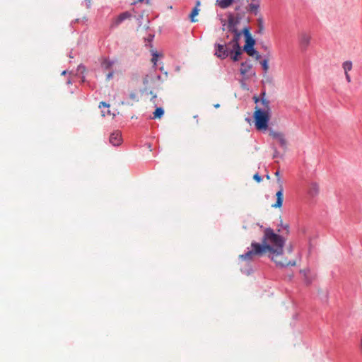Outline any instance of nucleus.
<instances>
[{"label":"nucleus","mask_w":362,"mask_h":362,"mask_svg":"<svg viewBox=\"0 0 362 362\" xmlns=\"http://www.w3.org/2000/svg\"><path fill=\"white\" fill-rule=\"evenodd\" d=\"M144 84H147V83H148V79H147V78H145L144 79Z\"/></svg>","instance_id":"79ce46f5"},{"label":"nucleus","mask_w":362,"mask_h":362,"mask_svg":"<svg viewBox=\"0 0 362 362\" xmlns=\"http://www.w3.org/2000/svg\"><path fill=\"white\" fill-rule=\"evenodd\" d=\"M129 98L133 100H136V101H138V98H137V96H136V94L135 93H131L129 94Z\"/></svg>","instance_id":"c756f323"},{"label":"nucleus","mask_w":362,"mask_h":362,"mask_svg":"<svg viewBox=\"0 0 362 362\" xmlns=\"http://www.w3.org/2000/svg\"><path fill=\"white\" fill-rule=\"evenodd\" d=\"M214 106L215 108H218L220 107V105L218 103H217V104H215Z\"/></svg>","instance_id":"37998d69"},{"label":"nucleus","mask_w":362,"mask_h":362,"mask_svg":"<svg viewBox=\"0 0 362 362\" xmlns=\"http://www.w3.org/2000/svg\"><path fill=\"white\" fill-rule=\"evenodd\" d=\"M272 149L274 150V153H273V158H283L284 156L283 155H281L279 152V151L277 150V148L276 147H272Z\"/></svg>","instance_id":"a878e982"},{"label":"nucleus","mask_w":362,"mask_h":362,"mask_svg":"<svg viewBox=\"0 0 362 362\" xmlns=\"http://www.w3.org/2000/svg\"><path fill=\"white\" fill-rule=\"evenodd\" d=\"M237 13H240L241 11H235Z\"/></svg>","instance_id":"3c124183"},{"label":"nucleus","mask_w":362,"mask_h":362,"mask_svg":"<svg viewBox=\"0 0 362 362\" xmlns=\"http://www.w3.org/2000/svg\"><path fill=\"white\" fill-rule=\"evenodd\" d=\"M132 15L129 11H124L120 13L112 22L111 27L116 28L126 19L132 18Z\"/></svg>","instance_id":"6e6552de"},{"label":"nucleus","mask_w":362,"mask_h":362,"mask_svg":"<svg viewBox=\"0 0 362 362\" xmlns=\"http://www.w3.org/2000/svg\"><path fill=\"white\" fill-rule=\"evenodd\" d=\"M224 26H225V24L223 25L222 30H225Z\"/></svg>","instance_id":"09e8293b"},{"label":"nucleus","mask_w":362,"mask_h":362,"mask_svg":"<svg viewBox=\"0 0 362 362\" xmlns=\"http://www.w3.org/2000/svg\"><path fill=\"white\" fill-rule=\"evenodd\" d=\"M252 65L250 63V59H247L240 64V73L243 76H245L252 69Z\"/></svg>","instance_id":"f8f14e48"},{"label":"nucleus","mask_w":362,"mask_h":362,"mask_svg":"<svg viewBox=\"0 0 362 362\" xmlns=\"http://www.w3.org/2000/svg\"><path fill=\"white\" fill-rule=\"evenodd\" d=\"M150 93L151 95H153V96H152V98H151V100L152 102H153V103H154V102H155V99H156V97H157V96H156V94H154V95H153V91H151V90L150 91V93Z\"/></svg>","instance_id":"2f4dec72"},{"label":"nucleus","mask_w":362,"mask_h":362,"mask_svg":"<svg viewBox=\"0 0 362 362\" xmlns=\"http://www.w3.org/2000/svg\"><path fill=\"white\" fill-rule=\"evenodd\" d=\"M235 11H241L240 13H236L234 15L233 13L229 12L228 13V30L238 28V25L240 23V21L245 16L246 11L241 8L240 6H237L235 8Z\"/></svg>","instance_id":"7ed1b4c3"},{"label":"nucleus","mask_w":362,"mask_h":362,"mask_svg":"<svg viewBox=\"0 0 362 362\" xmlns=\"http://www.w3.org/2000/svg\"><path fill=\"white\" fill-rule=\"evenodd\" d=\"M114 64V62L110 61L109 59H105L101 62V67L105 70L110 69Z\"/></svg>","instance_id":"412c9836"},{"label":"nucleus","mask_w":362,"mask_h":362,"mask_svg":"<svg viewBox=\"0 0 362 362\" xmlns=\"http://www.w3.org/2000/svg\"><path fill=\"white\" fill-rule=\"evenodd\" d=\"M104 107L109 108V107H110V105H109V104H107V103H105V102L102 101V102H100V104H99V108L103 109V108H104ZM101 113H102V116H103V117H105V116L106 115V114H105V110H101Z\"/></svg>","instance_id":"393cba45"},{"label":"nucleus","mask_w":362,"mask_h":362,"mask_svg":"<svg viewBox=\"0 0 362 362\" xmlns=\"http://www.w3.org/2000/svg\"><path fill=\"white\" fill-rule=\"evenodd\" d=\"M281 226L286 230L287 233L289 232V226L288 225H283L281 223Z\"/></svg>","instance_id":"473e14b6"},{"label":"nucleus","mask_w":362,"mask_h":362,"mask_svg":"<svg viewBox=\"0 0 362 362\" xmlns=\"http://www.w3.org/2000/svg\"><path fill=\"white\" fill-rule=\"evenodd\" d=\"M262 67L264 71L266 73L269 69V54L264 56V59L261 62Z\"/></svg>","instance_id":"5701e85b"},{"label":"nucleus","mask_w":362,"mask_h":362,"mask_svg":"<svg viewBox=\"0 0 362 362\" xmlns=\"http://www.w3.org/2000/svg\"><path fill=\"white\" fill-rule=\"evenodd\" d=\"M254 100H255V103H257L259 102V98H258V97L255 96V97H254Z\"/></svg>","instance_id":"58836bf2"},{"label":"nucleus","mask_w":362,"mask_h":362,"mask_svg":"<svg viewBox=\"0 0 362 362\" xmlns=\"http://www.w3.org/2000/svg\"><path fill=\"white\" fill-rule=\"evenodd\" d=\"M235 0H216V4L223 9L228 8Z\"/></svg>","instance_id":"dca6fc26"},{"label":"nucleus","mask_w":362,"mask_h":362,"mask_svg":"<svg viewBox=\"0 0 362 362\" xmlns=\"http://www.w3.org/2000/svg\"><path fill=\"white\" fill-rule=\"evenodd\" d=\"M305 282L307 285H309L311 284L312 281L311 279H308V277H305Z\"/></svg>","instance_id":"c9c22d12"},{"label":"nucleus","mask_w":362,"mask_h":362,"mask_svg":"<svg viewBox=\"0 0 362 362\" xmlns=\"http://www.w3.org/2000/svg\"><path fill=\"white\" fill-rule=\"evenodd\" d=\"M66 70H64L62 72V75H66Z\"/></svg>","instance_id":"c03bdc74"},{"label":"nucleus","mask_w":362,"mask_h":362,"mask_svg":"<svg viewBox=\"0 0 362 362\" xmlns=\"http://www.w3.org/2000/svg\"><path fill=\"white\" fill-rule=\"evenodd\" d=\"M256 40L255 38L246 41L243 47V50L250 57H255L256 60H259L261 58V55L255 49Z\"/></svg>","instance_id":"39448f33"},{"label":"nucleus","mask_w":362,"mask_h":362,"mask_svg":"<svg viewBox=\"0 0 362 362\" xmlns=\"http://www.w3.org/2000/svg\"><path fill=\"white\" fill-rule=\"evenodd\" d=\"M240 33L244 36L245 42L254 38L250 33V28L249 26L243 28Z\"/></svg>","instance_id":"a211bd4d"},{"label":"nucleus","mask_w":362,"mask_h":362,"mask_svg":"<svg viewBox=\"0 0 362 362\" xmlns=\"http://www.w3.org/2000/svg\"><path fill=\"white\" fill-rule=\"evenodd\" d=\"M200 6V1H197L196 2V6L193 8L191 13L189 15V18L192 23H195L197 21V20L195 18V17L199 14V6Z\"/></svg>","instance_id":"4468645a"},{"label":"nucleus","mask_w":362,"mask_h":362,"mask_svg":"<svg viewBox=\"0 0 362 362\" xmlns=\"http://www.w3.org/2000/svg\"><path fill=\"white\" fill-rule=\"evenodd\" d=\"M243 47L240 45H232V49L229 50L230 58L233 62H238L243 53Z\"/></svg>","instance_id":"0eeeda50"},{"label":"nucleus","mask_w":362,"mask_h":362,"mask_svg":"<svg viewBox=\"0 0 362 362\" xmlns=\"http://www.w3.org/2000/svg\"><path fill=\"white\" fill-rule=\"evenodd\" d=\"M253 118L255 128L258 131L265 132L268 129L270 119V109L265 110L256 107Z\"/></svg>","instance_id":"f03ea898"},{"label":"nucleus","mask_w":362,"mask_h":362,"mask_svg":"<svg viewBox=\"0 0 362 362\" xmlns=\"http://www.w3.org/2000/svg\"><path fill=\"white\" fill-rule=\"evenodd\" d=\"M164 109L162 107H157L153 112V119L161 118L164 115Z\"/></svg>","instance_id":"aec40b11"},{"label":"nucleus","mask_w":362,"mask_h":362,"mask_svg":"<svg viewBox=\"0 0 362 362\" xmlns=\"http://www.w3.org/2000/svg\"><path fill=\"white\" fill-rule=\"evenodd\" d=\"M81 69H83V70H85L86 68H85V66L83 64H81L78 66V70H80Z\"/></svg>","instance_id":"4c0bfd02"},{"label":"nucleus","mask_w":362,"mask_h":362,"mask_svg":"<svg viewBox=\"0 0 362 362\" xmlns=\"http://www.w3.org/2000/svg\"><path fill=\"white\" fill-rule=\"evenodd\" d=\"M138 2H143L144 0H137Z\"/></svg>","instance_id":"8fccbe9b"},{"label":"nucleus","mask_w":362,"mask_h":362,"mask_svg":"<svg viewBox=\"0 0 362 362\" xmlns=\"http://www.w3.org/2000/svg\"><path fill=\"white\" fill-rule=\"evenodd\" d=\"M276 202L272 205V207L281 208L284 202V189L281 184L280 185L279 189L276 193Z\"/></svg>","instance_id":"1a4fd4ad"},{"label":"nucleus","mask_w":362,"mask_h":362,"mask_svg":"<svg viewBox=\"0 0 362 362\" xmlns=\"http://www.w3.org/2000/svg\"><path fill=\"white\" fill-rule=\"evenodd\" d=\"M242 273L246 274V275H250L253 272V269L252 268L246 269H241Z\"/></svg>","instance_id":"c85d7f7f"},{"label":"nucleus","mask_w":362,"mask_h":362,"mask_svg":"<svg viewBox=\"0 0 362 362\" xmlns=\"http://www.w3.org/2000/svg\"><path fill=\"white\" fill-rule=\"evenodd\" d=\"M223 43H215V53L214 54L221 59H225L230 55V49L228 48V42L221 40Z\"/></svg>","instance_id":"20e7f679"},{"label":"nucleus","mask_w":362,"mask_h":362,"mask_svg":"<svg viewBox=\"0 0 362 362\" xmlns=\"http://www.w3.org/2000/svg\"><path fill=\"white\" fill-rule=\"evenodd\" d=\"M228 32L233 33V35H234L232 40L228 42V45H235V46L237 45H240L239 43V41H240L241 35H242L240 30H239L238 28H236V29L228 30Z\"/></svg>","instance_id":"9b49d317"},{"label":"nucleus","mask_w":362,"mask_h":362,"mask_svg":"<svg viewBox=\"0 0 362 362\" xmlns=\"http://www.w3.org/2000/svg\"><path fill=\"white\" fill-rule=\"evenodd\" d=\"M275 175L278 177V182H281V178L279 177V175H280V173L279 171H276L275 173Z\"/></svg>","instance_id":"e433bc0d"},{"label":"nucleus","mask_w":362,"mask_h":362,"mask_svg":"<svg viewBox=\"0 0 362 362\" xmlns=\"http://www.w3.org/2000/svg\"><path fill=\"white\" fill-rule=\"evenodd\" d=\"M262 48L265 50V51H267L268 50V47L266 46V45H262Z\"/></svg>","instance_id":"a19ab883"},{"label":"nucleus","mask_w":362,"mask_h":362,"mask_svg":"<svg viewBox=\"0 0 362 362\" xmlns=\"http://www.w3.org/2000/svg\"><path fill=\"white\" fill-rule=\"evenodd\" d=\"M106 115H110V111L109 110H107V112H105Z\"/></svg>","instance_id":"a18cd8bd"},{"label":"nucleus","mask_w":362,"mask_h":362,"mask_svg":"<svg viewBox=\"0 0 362 362\" xmlns=\"http://www.w3.org/2000/svg\"><path fill=\"white\" fill-rule=\"evenodd\" d=\"M260 228L264 229V235L261 243L253 240L250 247L247 248V252L240 255L239 259L244 261H252L255 256L262 257L266 252H269V258L275 263L276 267L283 269L288 266H295V260L286 261V259L284 262H281L276 259L277 257L284 255L286 239L275 233L270 227L264 228L261 226Z\"/></svg>","instance_id":"f257e3e1"},{"label":"nucleus","mask_w":362,"mask_h":362,"mask_svg":"<svg viewBox=\"0 0 362 362\" xmlns=\"http://www.w3.org/2000/svg\"><path fill=\"white\" fill-rule=\"evenodd\" d=\"M257 23H258V29L257 30V33L262 35L264 31V22L262 17H259L257 19Z\"/></svg>","instance_id":"6ab92c4d"},{"label":"nucleus","mask_w":362,"mask_h":362,"mask_svg":"<svg viewBox=\"0 0 362 362\" xmlns=\"http://www.w3.org/2000/svg\"><path fill=\"white\" fill-rule=\"evenodd\" d=\"M153 57H152V62L153 63V65L156 66V63H157V60H158V57L160 56V54H158V52H155L153 53Z\"/></svg>","instance_id":"bb28decb"},{"label":"nucleus","mask_w":362,"mask_h":362,"mask_svg":"<svg viewBox=\"0 0 362 362\" xmlns=\"http://www.w3.org/2000/svg\"><path fill=\"white\" fill-rule=\"evenodd\" d=\"M342 67L344 71V74L349 73V71L352 69V62L347 60L343 62Z\"/></svg>","instance_id":"4be33fe9"},{"label":"nucleus","mask_w":362,"mask_h":362,"mask_svg":"<svg viewBox=\"0 0 362 362\" xmlns=\"http://www.w3.org/2000/svg\"><path fill=\"white\" fill-rule=\"evenodd\" d=\"M345 74V78H346V80L348 83H350L351 81V76L349 75V73H346V74Z\"/></svg>","instance_id":"7c9ffc66"},{"label":"nucleus","mask_w":362,"mask_h":362,"mask_svg":"<svg viewBox=\"0 0 362 362\" xmlns=\"http://www.w3.org/2000/svg\"><path fill=\"white\" fill-rule=\"evenodd\" d=\"M265 95H266V92L264 90L260 93V96L262 98L261 103H262V105H264L266 108H267V110H268V109H269V101L265 98Z\"/></svg>","instance_id":"b1692460"},{"label":"nucleus","mask_w":362,"mask_h":362,"mask_svg":"<svg viewBox=\"0 0 362 362\" xmlns=\"http://www.w3.org/2000/svg\"><path fill=\"white\" fill-rule=\"evenodd\" d=\"M86 3H87L88 6L89 7V6H90V2H91V1H90V0H86Z\"/></svg>","instance_id":"ea45409f"},{"label":"nucleus","mask_w":362,"mask_h":362,"mask_svg":"<svg viewBox=\"0 0 362 362\" xmlns=\"http://www.w3.org/2000/svg\"><path fill=\"white\" fill-rule=\"evenodd\" d=\"M310 42V37L306 33H302L300 37V45L302 49H306Z\"/></svg>","instance_id":"ddd939ff"},{"label":"nucleus","mask_w":362,"mask_h":362,"mask_svg":"<svg viewBox=\"0 0 362 362\" xmlns=\"http://www.w3.org/2000/svg\"><path fill=\"white\" fill-rule=\"evenodd\" d=\"M69 57H70V58H73V56H72V53H71V52L69 53Z\"/></svg>","instance_id":"49530a36"},{"label":"nucleus","mask_w":362,"mask_h":362,"mask_svg":"<svg viewBox=\"0 0 362 362\" xmlns=\"http://www.w3.org/2000/svg\"><path fill=\"white\" fill-rule=\"evenodd\" d=\"M110 143L115 146H118L122 143V134L119 131H115L112 132L109 139Z\"/></svg>","instance_id":"9d476101"},{"label":"nucleus","mask_w":362,"mask_h":362,"mask_svg":"<svg viewBox=\"0 0 362 362\" xmlns=\"http://www.w3.org/2000/svg\"><path fill=\"white\" fill-rule=\"evenodd\" d=\"M71 83V80L69 79L68 81H67V84H70Z\"/></svg>","instance_id":"de8ad7c7"},{"label":"nucleus","mask_w":362,"mask_h":362,"mask_svg":"<svg viewBox=\"0 0 362 362\" xmlns=\"http://www.w3.org/2000/svg\"><path fill=\"white\" fill-rule=\"evenodd\" d=\"M112 76H113V72L112 71L108 73L107 76H106L107 80H110V78H112Z\"/></svg>","instance_id":"72a5a7b5"},{"label":"nucleus","mask_w":362,"mask_h":362,"mask_svg":"<svg viewBox=\"0 0 362 362\" xmlns=\"http://www.w3.org/2000/svg\"><path fill=\"white\" fill-rule=\"evenodd\" d=\"M253 179L257 182H260L262 180V176L259 174V173H255L253 176Z\"/></svg>","instance_id":"cd10ccee"},{"label":"nucleus","mask_w":362,"mask_h":362,"mask_svg":"<svg viewBox=\"0 0 362 362\" xmlns=\"http://www.w3.org/2000/svg\"><path fill=\"white\" fill-rule=\"evenodd\" d=\"M252 2L250 4H255L256 5L260 6V0H251Z\"/></svg>","instance_id":"f704fd0d"},{"label":"nucleus","mask_w":362,"mask_h":362,"mask_svg":"<svg viewBox=\"0 0 362 362\" xmlns=\"http://www.w3.org/2000/svg\"><path fill=\"white\" fill-rule=\"evenodd\" d=\"M269 135L272 136L274 139H276L279 141L280 146L284 150H287V142L284 136L281 132H275L272 129L269 131Z\"/></svg>","instance_id":"423d86ee"},{"label":"nucleus","mask_w":362,"mask_h":362,"mask_svg":"<svg viewBox=\"0 0 362 362\" xmlns=\"http://www.w3.org/2000/svg\"><path fill=\"white\" fill-rule=\"evenodd\" d=\"M260 6L256 5L255 4H249L247 7L246 8V13L250 12L253 13L255 16H257L259 13Z\"/></svg>","instance_id":"f3484780"},{"label":"nucleus","mask_w":362,"mask_h":362,"mask_svg":"<svg viewBox=\"0 0 362 362\" xmlns=\"http://www.w3.org/2000/svg\"><path fill=\"white\" fill-rule=\"evenodd\" d=\"M319 190H320V189H319V185H317V183L313 182L310 184V185L308 188V193L311 197H315L316 195H317L319 194Z\"/></svg>","instance_id":"2eb2a0df"}]
</instances>
